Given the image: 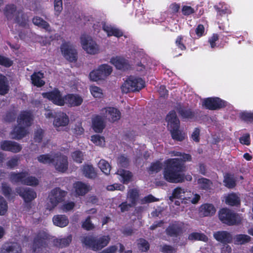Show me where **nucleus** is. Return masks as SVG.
<instances>
[{"label": "nucleus", "mask_w": 253, "mask_h": 253, "mask_svg": "<svg viewBox=\"0 0 253 253\" xmlns=\"http://www.w3.org/2000/svg\"><path fill=\"white\" fill-rule=\"evenodd\" d=\"M92 125L93 130L96 132H101L105 127V123L102 118L96 116L92 119Z\"/></svg>", "instance_id": "nucleus-28"}, {"label": "nucleus", "mask_w": 253, "mask_h": 253, "mask_svg": "<svg viewBox=\"0 0 253 253\" xmlns=\"http://www.w3.org/2000/svg\"><path fill=\"white\" fill-rule=\"evenodd\" d=\"M138 247L143 252H146L149 249V245L147 241L143 239L138 241Z\"/></svg>", "instance_id": "nucleus-52"}, {"label": "nucleus", "mask_w": 253, "mask_h": 253, "mask_svg": "<svg viewBox=\"0 0 253 253\" xmlns=\"http://www.w3.org/2000/svg\"><path fill=\"white\" fill-rule=\"evenodd\" d=\"M98 167L105 174L110 173L111 166L110 164L104 160H101L98 164Z\"/></svg>", "instance_id": "nucleus-44"}, {"label": "nucleus", "mask_w": 253, "mask_h": 253, "mask_svg": "<svg viewBox=\"0 0 253 253\" xmlns=\"http://www.w3.org/2000/svg\"><path fill=\"white\" fill-rule=\"evenodd\" d=\"M90 91L92 96L95 98H101L103 96L102 89L96 86H91Z\"/></svg>", "instance_id": "nucleus-46"}, {"label": "nucleus", "mask_w": 253, "mask_h": 253, "mask_svg": "<svg viewBox=\"0 0 253 253\" xmlns=\"http://www.w3.org/2000/svg\"><path fill=\"white\" fill-rule=\"evenodd\" d=\"M184 224L181 222L175 221L170 223L166 229L167 234L171 237H177L182 232Z\"/></svg>", "instance_id": "nucleus-19"}, {"label": "nucleus", "mask_w": 253, "mask_h": 253, "mask_svg": "<svg viewBox=\"0 0 253 253\" xmlns=\"http://www.w3.org/2000/svg\"><path fill=\"white\" fill-rule=\"evenodd\" d=\"M168 123V127L170 130L173 139L182 141L185 137V133H182L179 130V121L177 118L174 111H170L166 117Z\"/></svg>", "instance_id": "nucleus-7"}, {"label": "nucleus", "mask_w": 253, "mask_h": 253, "mask_svg": "<svg viewBox=\"0 0 253 253\" xmlns=\"http://www.w3.org/2000/svg\"><path fill=\"white\" fill-rule=\"evenodd\" d=\"M73 187L76 194L78 196H83L90 190L89 185L81 181L75 182Z\"/></svg>", "instance_id": "nucleus-27"}, {"label": "nucleus", "mask_w": 253, "mask_h": 253, "mask_svg": "<svg viewBox=\"0 0 253 253\" xmlns=\"http://www.w3.org/2000/svg\"><path fill=\"white\" fill-rule=\"evenodd\" d=\"M224 178L223 181L226 187L231 188L235 186V179L233 175L227 173L224 175Z\"/></svg>", "instance_id": "nucleus-42"}, {"label": "nucleus", "mask_w": 253, "mask_h": 253, "mask_svg": "<svg viewBox=\"0 0 253 253\" xmlns=\"http://www.w3.org/2000/svg\"><path fill=\"white\" fill-rule=\"evenodd\" d=\"M188 239L190 240H199L207 242L208 237L204 234L198 232H193L189 235Z\"/></svg>", "instance_id": "nucleus-43"}, {"label": "nucleus", "mask_w": 253, "mask_h": 253, "mask_svg": "<svg viewBox=\"0 0 253 253\" xmlns=\"http://www.w3.org/2000/svg\"><path fill=\"white\" fill-rule=\"evenodd\" d=\"M102 114L106 119L110 122H115L120 119L121 113L117 109L114 107H107L101 111Z\"/></svg>", "instance_id": "nucleus-18"}, {"label": "nucleus", "mask_w": 253, "mask_h": 253, "mask_svg": "<svg viewBox=\"0 0 253 253\" xmlns=\"http://www.w3.org/2000/svg\"><path fill=\"white\" fill-rule=\"evenodd\" d=\"M214 8L217 13L220 15L229 14L231 12L230 6L224 2H219L214 6Z\"/></svg>", "instance_id": "nucleus-34"}, {"label": "nucleus", "mask_w": 253, "mask_h": 253, "mask_svg": "<svg viewBox=\"0 0 253 253\" xmlns=\"http://www.w3.org/2000/svg\"><path fill=\"white\" fill-rule=\"evenodd\" d=\"M89 78L90 80L94 82H97L98 81L103 80L97 68L96 69L93 70L90 73Z\"/></svg>", "instance_id": "nucleus-48"}, {"label": "nucleus", "mask_w": 253, "mask_h": 253, "mask_svg": "<svg viewBox=\"0 0 253 253\" xmlns=\"http://www.w3.org/2000/svg\"><path fill=\"white\" fill-rule=\"evenodd\" d=\"M226 204L234 206H238L240 203V197L238 194L232 193L224 196Z\"/></svg>", "instance_id": "nucleus-31"}, {"label": "nucleus", "mask_w": 253, "mask_h": 253, "mask_svg": "<svg viewBox=\"0 0 253 253\" xmlns=\"http://www.w3.org/2000/svg\"><path fill=\"white\" fill-rule=\"evenodd\" d=\"M97 69L103 80H105L112 72V67L106 64L99 66Z\"/></svg>", "instance_id": "nucleus-32"}, {"label": "nucleus", "mask_w": 253, "mask_h": 253, "mask_svg": "<svg viewBox=\"0 0 253 253\" xmlns=\"http://www.w3.org/2000/svg\"><path fill=\"white\" fill-rule=\"evenodd\" d=\"M61 51L64 57L68 60L73 62L77 60V53L74 46L70 42H64L61 46Z\"/></svg>", "instance_id": "nucleus-15"}, {"label": "nucleus", "mask_w": 253, "mask_h": 253, "mask_svg": "<svg viewBox=\"0 0 253 253\" xmlns=\"http://www.w3.org/2000/svg\"><path fill=\"white\" fill-rule=\"evenodd\" d=\"M12 64V61L3 56L0 55V65L6 67H10Z\"/></svg>", "instance_id": "nucleus-60"}, {"label": "nucleus", "mask_w": 253, "mask_h": 253, "mask_svg": "<svg viewBox=\"0 0 253 253\" xmlns=\"http://www.w3.org/2000/svg\"><path fill=\"white\" fill-rule=\"evenodd\" d=\"M54 225L59 227H66L69 223L68 217L65 215H56L52 218Z\"/></svg>", "instance_id": "nucleus-29"}, {"label": "nucleus", "mask_w": 253, "mask_h": 253, "mask_svg": "<svg viewBox=\"0 0 253 253\" xmlns=\"http://www.w3.org/2000/svg\"><path fill=\"white\" fill-rule=\"evenodd\" d=\"M216 211V209L212 204H204L199 209V214L202 216H210L213 215Z\"/></svg>", "instance_id": "nucleus-25"}, {"label": "nucleus", "mask_w": 253, "mask_h": 253, "mask_svg": "<svg viewBox=\"0 0 253 253\" xmlns=\"http://www.w3.org/2000/svg\"><path fill=\"white\" fill-rule=\"evenodd\" d=\"M110 62L119 70H125L129 67L128 61L122 57H112L110 59Z\"/></svg>", "instance_id": "nucleus-23"}, {"label": "nucleus", "mask_w": 253, "mask_h": 253, "mask_svg": "<svg viewBox=\"0 0 253 253\" xmlns=\"http://www.w3.org/2000/svg\"><path fill=\"white\" fill-rule=\"evenodd\" d=\"M82 242L86 247L93 251H98L106 246L110 240L109 236L93 237L84 236L82 237Z\"/></svg>", "instance_id": "nucleus-5"}, {"label": "nucleus", "mask_w": 253, "mask_h": 253, "mask_svg": "<svg viewBox=\"0 0 253 253\" xmlns=\"http://www.w3.org/2000/svg\"><path fill=\"white\" fill-rule=\"evenodd\" d=\"M9 90L8 81L7 78L0 74V94L4 95Z\"/></svg>", "instance_id": "nucleus-35"}, {"label": "nucleus", "mask_w": 253, "mask_h": 253, "mask_svg": "<svg viewBox=\"0 0 253 253\" xmlns=\"http://www.w3.org/2000/svg\"><path fill=\"white\" fill-rule=\"evenodd\" d=\"M241 118L245 121L253 123V112L245 111L240 114Z\"/></svg>", "instance_id": "nucleus-50"}, {"label": "nucleus", "mask_w": 253, "mask_h": 253, "mask_svg": "<svg viewBox=\"0 0 253 253\" xmlns=\"http://www.w3.org/2000/svg\"><path fill=\"white\" fill-rule=\"evenodd\" d=\"M21 248L19 243L9 242L5 243L1 249L0 253H21Z\"/></svg>", "instance_id": "nucleus-22"}, {"label": "nucleus", "mask_w": 253, "mask_h": 253, "mask_svg": "<svg viewBox=\"0 0 253 253\" xmlns=\"http://www.w3.org/2000/svg\"><path fill=\"white\" fill-rule=\"evenodd\" d=\"M102 27L103 30L107 34V36L109 37L114 36L119 38L123 36L122 31L114 26L104 24Z\"/></svg>", "instance_id": "nucleus-26"}, {"label": "nucleus", "mask_w": 253, "mask_h": 253, "mask_svg": "<svg viewBox=\"0 0 253 253\" xmlns=\"http://www.w3.org/2000/svg\"><path fill=\"white\" fill-rule=\"evenodd\" d=\"M33 22L35 25L42 27L45 29L46 31H49L50 30L49 24L40 17H34L33 19Z\"/></svg>", "instance_id": "nucleus-40"}, {"label": "nucleus", "mask_w": 253, "mask_h": 253, "mask_svg": "<svg viewBox=\"0 0 253 253\" xmlns=\"http://www.w3.org/2000/svg\"><path fill=\"white\" fill-rule=\"evenodd\" d=\"M7 204L4 199L0 196V215H4L7 211Z\"/></svg>", "instance_id": "nucleus-53"}, {"label": "nucleus", "mask_w": 253, "mask_h": 253, "mask_svg": "<svg viewBox=\"0 0 253 253\" xmlns=\"http://www.w3.org/2000/svg\"><path fill=\"white\" fill-rule=\"evenodd\" d=\"M71 156L75 162L78 163H82L83 160V154L81 151L79 150L75 151L72 153Z\"/></svg>", "instance_id": "nucleus-49"}, {"label": "nucleus", "mask_w": 253, "mask_h": 253, "mask_svg": "<svg viewBox=\"0 0 253 253\" xmlns=\"http://www.w3.org/2000/svg\"><path fill=\"white\" fill-rule=\"evenodd\" d=\"M0 148L4 151L18 153L21 150L22 146L16 142L5 140L1 142Z\"/></svg>", "instance_id": "nucleus-20"}, {"label": "nucleus", "mask_w": 253, "mask_h": 253, "mask_svg": "<svg viewBox=\"0 0 253 253\" xmlns=\"http://www.w3.org/2000/svg\"><path fill=\"white\" fill-rule=\"evenodd\" d=\"M128 159L124 155H122L118 158V165L119 167H126L128 165Z\"/></svg>", "instance_id": "nucleus-54"}, {"label": "nucleus", "mask_w": 253, "mask_h": 253, "mask_svg": "<svg viewBox=\"0 0 253 253\" xmlns=\"http://www.w3.org/2000/svg\"><path fill=\"white\" fill-rule=\"evenodd\" d=\"M91 141L97 146L103 147L105 145V139L102 136L95 134L91 137Z\"/></svg>", "instance_id": "nucleus-45"}, {"label": "nucleus", "mask_w": 253, "mask_h": 253, "mask_svg": "<svg viewBox=\"0 0 253 253\" xmlns=\"http://www.w3.org/2000/svg\"><path fill=\"white\" fill-rule=\"evenodd\" d=\"M160 251L164 253H173L175 249L170 246L165 245L161 247Z\"/></svg>", "instance_id": "nucleus-64"}, {"label": "nucleus", "mask_w": 253, "mask_h": 253, "mask_svg": "<svg viewBox=\"0 0 253 253\" xmlns=\"http://www.w3.org/2000/svg\"><path fill=\"white\" fill-rule=\"evenodd\" d=\"M83 172L84 176L87 178H94L96 173L91 165H85L83 167Z\"/></svg>", "instance_id": "nucleus-37"}, {"label": "nucleus", "mask_w": 253, "mask_h": 253, "mask_svg": "<svg viewBox=\"0 0 253 253\" xmlns=\"http://www.w3.org/2000/svg\"><path fill=\"white\" fill-rule=\"evenodd\" d=\"M82 227L87 230H91L94 228V225L90 221V216L87 217L83 222Z\"/></svg>", "instance_id": "nucleus-58"}, {"label": "nucleus", "mask_w": 253, "mask_h": 253, "mask_svg": "<svg viewBox=\"0 0 253 253\" xmlns=\"http://www.w3.org/2000/svg\"><path fill=\"white\" fill-rule=\"evenodd\" d=\"M33 120V115L30 111L21 112L17 118V126L11 132V137L13 139L19 140L28 133L27 127L30 126Z\"/></svg>", "instance_id": "nucleus-3"}, {"label": "nucleus", "mask_w": 253, "mask_h": 253, "mask_svg": "<svg viewBox=\"0 0 253 253\" xmlns=\"http://www.w3.org/2000/svg\"><path fill=\"white\" fill-rule=\"evenodd\" d=\"M158 201V199L152 195H149L140 200L141 204H145Z\"/></svg>", "instance_id": "nucleus-56"}, {"label": "nucleus", "mask_w": 253, "mask_h": 253, "mask_svg": "<svg viewBox=\"0 0 253 253\" xmlns=\"http://www.w3.org/2000/svg\"><path fill=\"white\" fill-rule=\"evenodd\" d=\"M43 74L41 72L35 73L31 76L32 84L38 87H41L44 85V82L42 80Z\"/></svg>", "instance_id": "nucleus-33"}, {"label": "nucleus", "mask_w": 253, "mask_h": 253, "mask_svg": "<svg viewBox=\"0 0 253 253\" xmlns=\"http://www.w3.org/2000/svg\"><path fill=\"white\" fill-rule=\"evenodd\" d=\"M162 168V164L161 162L157 161L151 164L149 168V171L151 173L157 172L161 170Z\"/></svg>", "instance_id": "nucleus-51"}, {"label": "nucleus", "mask_w": 253, "mask_h": 253, "mask_svg": "<svg viewBox=\"0 0 253 253\" xmlns=\"http://www.w3.org/2000/svg\"><path fill=\"white\" fill-rule=\"evenodd\" d=\"M69 120L67 115L63 112L57 114L53 121V125L57 130H60L61 127L66 126Z\"/></svg>", "instance_id": "nucleus-21"}, {"label": "nucleus", "mask_w": 253, "mask_h": 253, "mask_svg": "<svg viewBox=\"0 0 253 253\" xmlns=\"http://www.w3.org/2000/svg\"><path fill=\"white\" fill-rule=\"evenodd\" d=\"M37 159L40 163L44 164H53L56 169L59 171L64 172L68 169L67 157L60 153L41 155Z\"/></svg>", "instance_id": "nucleus-4"}, {"label": "nucleus", "mask_w": 253, "mask_h": 253, "mask_svg": "<svg viewBox=\"0 0 253 253\" xmlns=\"http://www.w3.org/2000/svg\"><path fill=\"white\" fill-rule=\"evenodd\" d=\"M72 241V236L69 235L66 238L62 239H56L54 240V244L60 248H64L68 246Z\"/></svg>", "instance_id": "nucleus-38"}, {"label": "nucleus", "mask_w": 253, "mask_h": 253, "mask_svg": "<svg viewBox=\"0 0 253 253\" xmlns=\"http://www.w3.org/2000/svg\"><path fill=\"white\" fill-rule=\"evenodd\" d=\"M177 110L184 119H192L194 117V113L190 109H187L179 106L177 108Z\"/></svg>", "instance_id": "nucleus-39"}, {"label": "nucleus", "mask_w": 253, "mask_h": 253, "mask_svg": "<svg viewBox=\"0 0 253 253\" xmlns=\"http://www.w3.org/2000/svg\"><path fill=\"white\" fill-rule=\"evenodd\" d=\"M139 195L138 190L136 188L131 189L127 192V198L132 205H135Z\"/></svg>", "instance_id": "nucleus-36"}, {"label": "nucleus", "mask_w": 253, "mask_h": 253, "mask_svg": "<svg viewBox=\"0 0 253 253\" xmlns=\"http://www.w3.org/2000/svg\"><path fill=\"white\" fill-rule=\"evenodd\" d=\"M219 218L225 224L229 225L239 223L242 220L241 217L238 214L231 211L227 209H222L219 211Z\"/></svg>", "instance_id": "nucleus-13"}, {"label": "nucleus", "mask_w": 253, "mask_h": 253, "mask_svg": "<svg viewBox=\"0 0 253 253\" xmlns=\"http://www.w3.org/2000/svg\"><path fill=\"white\" fill-rule=\"evenodd\" d=\"M10 180L12 183H20L22 184L34 186L39 184V180L34 176H29L27 171L20 173L11 172Z\"/></svg>", "instance_id": "nucleus-9"}, {"label": "nucleus", "mask_w": 253, "mask_h": 253, "mask_svg": "<svg viewBox=\"0 0 253 253\" xmlns=\"http://www.w3.org/2000/svg\"><path fill=\"white\" fill-rule=\"evenodd\" d=\"M218 40V36L216 34H213L209 39L208 42L211 48H213L216 47V42Z\"/></svg>", "instance_id": "nucleus-59"}, {"label": "nucleus", "mask_w": 253, "mask_h": 253, "mask_svg": "<svg viewBox=\"0 0 253 253\" xmlns=\"http://www.w3.org/2000/svg\"><path fill=\"white\" fill-rule=\"evenodd\" d=\"M67 192L62 190L59 188H55L52 190L49 194V202L47 203V208L51 210L55 207L58 203L62 201L66 195Z\"/></svg>", "instance_id": "nucleus-14"}, {"label": "nucleus", "mask_w": 253, "mask_h": 253, "mask_svg": "<svg viewBox=\"0 0 253 253\" xmlns=\"http://www.w3.org/2000/svg\"><path fill=\"white\" fill-rule=\"evenodd\" d=\"M203 105L210 110H216L227 105V102L218 97H209L205 99Z\"/></svg>", "instance_id": "nucleus-16"}, {"label": "nucleus", "mask_w": 253, "mask_h": 253, "mask_svg": "<svg viewBox=\"0 0 253 253\" xmlns=\"http://www.w3.org/2000/svg\"><path fill=\"white\" fill-rule=\"evenodd\" d=\"M2 191L3 195L7 198H9L11 195L12 190L11 188L5 183L2 184Z\"/></svg>", "instance_id": "nucleus-61"}, {"label": "nucleus", "mask_w": 253, "mask_h": 253, "mask_svg": "<svg viewBox=\"0 0 253 253\" xmlns=\"http://www.w3.org/2000/svg\"><path fill=\"white\" fill-rule=\"evenodd\" d=\"M43 98L48 99L54 104L58 106H63L67 104L70 106H78L80 105L83 101V97L77 94H68L63 96L60 91L57 89L52 91L42 93Z\"/></svg>", "instance_id": "nucleus-2"}, {"label": "nucleus", "mask_w": 253, "mask_h": 253, "mask_svg": "<svg viewBox=\"0 0 253 253\" xmlns=\"http://www.w3.org/2000/svg\"><path fill=\"white\" fill-rule=\"evenodd\" d=\"M145 82L140 78L130 76L121 86L122 92L127 93L130 91H139L144 87Z\"/></svg>", "instance_id": "nucleus-10"}, {"label": "nucleus", "mask_w": 253, "mask_h": 253, "mask_svg": "<svg viewBox=\"0 0 253 253\" xmlns=\"http://www.w3.org/2000/svg\"><path fill=\"white\" fill-rule=\"evenodd\" d=\"M185 190L181 187L176 188L172 192L171 196L169 197V200L173 202L174 199H177L179 200H175L174 203L177 206H180L181 204L191 203L192 204H197L200 199V196L198 194H191L192 196H185Z\"/></svg>", "instance_id": "nucleus-6"}, {"label": "nucleus", "mask_w": 253, "mask_h": 253, "mask_svg": "<svg viewBox=\"0 0 253 253\" xmlns=\"http://www.w3.org/2000/svg\"><path fill=\"white\" fill-rule=\"evenodd\" d=\"M171 156H180V159H169L165 161V168L164 169V177L166 180L170 183L182 182L184 179L187 181H191L192 179L190 174L184 176L182 173L184 167L183 162L190 161L191 156L188 154H182L177 151L170 152Z\"/></svg>", "instance_id": "nucleus-1"}, {"label": "nucleus", "mask_w": 253, "mask_h": 253, "mask_svg": "<svg viewBox=\"0 0 253 253\" xmlns=\"http://www.w3.org/2000/svg\"><path fill=\"white\" fill-rule=\"evenodd\" d=\"M125 186L122 184L115 183L114 184L109 185L107 186L106 189L108 191H114V190H120L124 191L125 190Z\"/></svg>", "instance_id": "nucleus-55"}, {"label": "nucleus", "mask_w": 253, "mask_h": 253, "mask_svg": "<svg viewBox=\"0 0 253 253\" xmlns=\"http://www.w3.org/2000/svg\"><path fill=\"white\" fill-rule=\"evenodd\" d=\"M81 43L83 49L88 54L94 55L98 54L100 51L99 45L89 36L82 35Z\"/></svg>", "instance_id": "nucleus-12"}, {"label": "nucleus", "mask_w": 253, "mask_h": 253, "mask_svg": "<svg viewBox=\"0 0 253 253\" xmlns=\"http://www.w3.org/2000/svg\"><path fill=\"white\" fill-rule=\"evenodd\" d=\"M251 237L245 234H239L234 237V243L237 245L244 244L250 241Z\"/></svg>", "instance_id": "nucleus-41"}, {"label": "nucleus", "mask_w": 253, "mask_h": 253, "mask_svg": "<svg viewBox=\"0 0 253 253\" xmlns=\"http://www.w3.org/2000/svg\"><path fill=\"white\" fill-rule=\"evenodd\" d=\"M43 137V130L41 128L37 129L35 132L34 140L35 141L40 142Z\"/></svg>", "instance_id": "nucleus-57"}, {"label": "nucleus", "mask_w": 253, "mask_h": 253, "mask_svg": "<svg viewBox=\"0 0 253 253\" xmlns=\"http://www.w3.org/2000/svg\"><path fill=\"white\" fill-rule=\"evenodd\" d=\"M16 193L19 194L24 200L27 206H29L31 201L37 197V194L34 190L30 188L18 187L16 189Z\"/></svg>", "instance_id": "nucleus-17"}, {"label": "nucleus", "mask_w": 253, "mask_h": 253, "mask_svg": "<svg viewBox=\"0 0 253 253\" xmlns=\"http://www.w3.org/2000/svg\"><path fill=\"white\" fill-rule=\"evenodd\" d=\"M4 14L8 20L13 19L15 23L24 26L28 21L27 16L22 11H17L16 7L13 4L7 5L4 9Z\"/></svg>", "instance_id": "nucleus-8"}, {"label": "nucleus", "mask_w": 253, "mask_h": 253, "mask_svg": "<svg viewBox=\"0 0 253 253\" xmlns=\"http://www.w3.org/2000/svg\"><path fill=\"white\" fill-rule=\"evenodd\" d=\"M175 43L176 46L181 50H183L186 49V47L184 44V39L182 36H180L177 38Z\"/></svg>", "instance_id": "nucleus-62"}, {"label": "nucleus", "mask_w": 253, "mask_h": 253, "mask_svg": "<svg viewBox=\"0 0 253 253\" xmlns=\"http://www.w3.org/2000/svg\"><path fill=\"white\" fill-rule=\"evenodd\" d=\"M213 237L217 241L226 244L231 243L233 239L232 235L225 231L215 232Z\"/></svg>", "instance_id": "nucleus-24"}, {"label": "nucleus", "mask_w": 253, "mask_h": 253, "mask_svg": "<svg viewBox=\"0 0 253 253\" xmlns=\"http://www.w3.org/2000/svg\"><path fill=\"white\" fill-rule=\"evenodd\" d=\"M75 206V203L72 202H69L64 204L62 207L61 209L65 212H67L72 210Z\"/></svg>", "instance_id": "nucleus-63"}, {"label": "nucleus", "mask_w": 253, "mask_h": 253, "mask_svg": "<svg viewBox=\"0 0 253 253\" xmlns=\"http://www.w3.org/2000/svg\"><path fill=\"white\" fill-rule=\"evenodd\" d=\"M198 183L201 188L205 190L209 189L211 186V182L205 178H201L198 179Z\"/></svg>", "instance_id": "nucleus-47"}, {"label": "nucleus", "mask_w": 253, "mask_h": 253, "mask_svg": "<svg viewBox=\"0 0 253 253\" xmlns=\"http://www.w3.org/2000/svg\"><path fill=\"white\" fill-rule=\"evenodd\" d=\"M48 241V235L44 231H40L34 238L32 249L34 252L37 253H42L46 250L47 242Z\"/></svg>", "instance_id": "nucleus-11"}, {"label": "nucleus", "mask_w": 253, "mask_h": 253, "mask_svg": "<svg viewBox=\"0 0 253 253\" xmlns=\"http://www.w3.org/2000/svg\"><path fill=\"white\" fill-rule=\"evenodd\" d=\"M116 173L118 175L120 181L124 184H127L130 181L132 176L129 171L121 169L118 170Z\"/></svg>", "instance_id": "nucleus-30"}]
</instances>
